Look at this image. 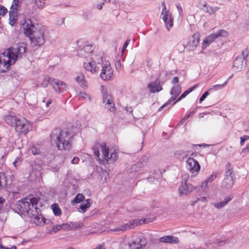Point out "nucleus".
Returning <instances> with one entry per match:
<instances>
[{"instance_id":"12","label":"nucleus","mask_w":249,"mask_h":249,"mask_svg":"<svg viewBox=\"0 0 249 249\" xmlns=\"http://www.w3.org/2000/svg\"><path fill=\"white\" fill-rule=\"evenodd\" d=\"M162 5L163 7V9L161 16L166 24L167 29L169 31L170 30V28L172 27L173 25V18L171 14H170L169 11L167 10L164 2H162Z\"/></svg>"},{"instance_id":"57","label":"nucleus","mask_w":249,"mask_h":249,"mask_svg":"<svg viewBox=\"0 0 249 249\" xmlns=\"http://www.w3.org/2000/svg\"><path fill=\"white\" fill-rule=\"evenodd\" d=\"M79 161V159L77 157H74L71 160V163L73 164H77Z\"/></svg>"},{"instance_id":"21","label":"nucleus","mask_w":249,"mask_h":249,"mask_svg":"<svg viewBox=\"0 0 249 249\" xmlns=\"http://www.w3.org/2000/svg\"><path fill=\"white\" fill-rule=\"evenodd\" d=\"M181 91V88L179 85H176L174 86L171 90L170 94L172 95V97L170 98L169 101L171 102L172 101H174L176 97L180 93Z\"/></svg>"},{"instance_id":"24","label":"nucleus","mask_w":249,"mask_h":249,"mask_svg":"<svg viewBox=\"0 0 249 249\" xmlns=\"http://www.w3.org/2000/svg\"><path fill=\"white\" fill-rule=\"evenodd\" d=\"M209 183V182L205 179L204 181L201 183V185L196 187V190L198 192L201 193L202 194L206 193L208 188Z\"/></svg>"},{"instance_id":"2","label":"nucleus","mask_w":249,"mask_h":249,"mask_svg":"<svg viewBox=\"0 0 249 249\" xmlns=\"http://www.w3.org/2000/svg\"><path fill=\"white\" fill-rule=\"evenodd\" d=\"M51 137L52 140L55 141L56 146L60 150H69L71 149L72 136L68 131L56 129L52 132Z\"/></svg>"},{"instance_id":"29","label":"nucleus","mask_w":249,"mask_h":249,"mask_svg":"<svg viewBox=\"0 0 249 249\" xmlns=\"http://www.w3.org/2000/svg\"><path fill=\"white\" fill-rule=\"evenodd\" d=\"M17 13L16 11L11 10L9 12V23L13 26L17 21Z\"/></svg>"},{"instance_id":"11","label":"nucleus","mask_w":249,"mask_h":249,"mask_svg":"<svg viewBox=\"0 0 249 249\" xmlns=\"http://www.w3.org/2000/svg\"><path fill=\"white\" fill-rule=\"evenodd\" d=\"M187 167L192 174V176H196L200 170V166L197 162L192 158H189L187 160Z\"/></svg>"},{"instance_id":"33","label":"nucleus","mask_w":249,"mask_h":249,"mask_svg":"<svg viewBox=\"0 0 249 249\" xmlns=\"http://www.w3.org/2000/svg\"><path fill=\"white\" fill-rule=\"evenodd\" d=\"M91 204L90 199H87L85 203L81 205L80 209L82 210V213H85L87 211V208H89Z\"/></svg>"},{"instance_id":"54","label":"nucleus","mask_w":249,"mask_h":249,"mask_svg":"<svg viewBox=\"0 0 249 249\" xmlns=\"http://www.w3.org/2000/svg\"><path fill=\"white\" fill-rule=\"evenodd\" d=\"M177 8L179 13V15L180 16H183V10L181 7L180 5H177Z\"/></svg>"},{"instance_id":"36","label":"nucleus","mask_w":249,"mask_h":249,"mask_svg":"<svg viewBox=\"0 0 249 249\" xmlns=\"http://www.w3.org/2000/svg\"><path fill=\"white\" fill-rule=\"evenodd\" d=\"M52 208L53 209V213L55 215H59L61 214V210L56 204H53L52 205Z\"/></svg>"},{"instance_id":"38","label":"nucleus","mask_w":249,"mask_h":249,"mask_svg":"<svg viewBox=\"0 0 249 249\" xmlns=\"http://www.w3.org/2000/svg\"><path fill=\"white\" fill-rule=\"evenodd\" d=\"M61 229L64 230V231H70L72 230V226H71V222H70L69 223H65L61 225Z\"/></svg>"},{"instance_id":"18","label":"nucleus","mask_w":249,"mask_h":249,"mask_svg":"<svg viewBox=\"0 0 249 249\" xmlns=\"http://www.w3.org/2000/svg\"><path fill=\"white\" fill-rule=\"evenodd\" d=\"M138 222L136 220L128 222L124 225L119 226L118 227L111 230L113 231H124L131 229L134 228L138 225Z\"/></svg>"},{"instance_id":"59","label":"nucleus","mask_w":249,"mask_h":249,"mask_svg":"<svg viewBox=\"0 0 249 249\" xmlns=\"http://www.w3.org/2000/svg\"><path fill=\"white\" fill-rule=\"evenodd\" d=\"M197 200L201 201L203 203H205L207 201L206 197L204 196L200 197V198H198Z\"/></svg>"},{"instance_id":"63","label":"nucleus","mask_w":249,"mask_h":249,"mask_svg":"<svg viewBox=\"0 0 249 249\" xmlns=\"http://www.w3.org/2000/svg\"><path fill=\"white\" fill-rule=\"evenodd\" d=\"M104 2H102L100 4H98L97 6V9L99 10H101L102 9V7H103V6L104 5Z\"/></svg>"},{"instance_id":"58","label":"nucleus","mask_w":249,"mask_h":249,"mask_svg":"<svg viewBox=\"0 0 249 249\" xmlns=\"http://www.w3.org/2000/svg\"><path fill=\"white\" fill-rule=\"evenodd\" d=\"M0 249H16V247L15 246H12L11 248H5L0 244Z\"/></svg>"},{"instance_id":"14","label":"nucleus","mask_w":249,"mask_h":249,"mask_svg":"<svg viewBox=\"0 0 249 249\" xmlns=\"http://www.w3.org/2000/svg\"><path fill=\"white\" fill-rule=\"evenodd\" d=\"M15 129L17 132L26 133L29 127L28 122L24 118H17L15 123Z\"/></svg>"},{"instance_id":"37","label":"nucleus","mask_w":249,"mask_h":249,"mask_svg":"<svg viewBox=\"0 0 249 249\" xmlns=\"http://www.w3.org/2000/svg\"><path fill=\"white\" fill-rule=\"evenodd\" d=\"M217 85H214V86H213V88H210L207 91H206L205 92H204L202 94V95L201 96V97L200 98V99H199V102L201 103L206 98V97L209 94V92H208L209 91H211V90H212V89H213L217 88Z\"/></svg>"},{"instance_id":"62","label":"nucleus","mask_w":249,"mask_h":249,"mask_svg":"<svg viewBox=\"0 0 249 249\" xmlns=\"http://www.w3.org/2000/svg\"><path fill=\"white\" fill-rule=\"evenodd\" d=\"M4 201H5V199L4 198H3L1 197H0V210L2 208V204H3V202H4Z\"/></svg>"},{"instance_id":"51","label":"nucleus","mask_w":249,"mask_h":249,"mask_svg":"<svg viewBox=\"0 0 249 249\" xmlns=\"http://www.w3.org/2000/svg\"><path fill=\"white\" fill-rule=\"evenodd\" d=\"M7 12V11L6 8H5L3 6H0V17L4 16Z\"/></svg>"},{"instance_id":"61","label":"nucleus","mask_w":249,"mask_h":249,"mask_svg":"<svg viewBox=\"0 0 249 249\" xmlns=\"http://www.w3.org/2000/svg\"><path fill=\"white\" fill-rule=\"evenodd\" d=\"M227 241V240H222L221 239L220 240H219L218 243L219 245H220V246H222L223 245H224Z\"/></svg>"},{"instance_id":"49","label":"nucleus","mask_w":249,"mask_h":249,"mask_svg":"<svg viewBox=\"0 0 249 249\" xmlns=\"http://www.w3.org/2000/svg\"><path fill=\"white\" fill-rule=\"evenodd\" d=\"M189 94V92L186 90L178 98V99L174 103V104H176L177 102L180 101L182 99L185 98L188 94Z\"/></svg>"},{"instance_id":"20","label":"nucleus","mask_w":249,"mask_h":249,"mask_svg":"<svg viewBox=\"0 0 249 249\" xmlns=\"http://www.w3.org/2000/svg\"><path fill=\"white\" fill-rule=\"evenodd\" d=\"M93 50V47L91 45H85L84 48L80 50L78 53V55L83 57H87Z\"/></svg>"},{"instance_id":"53","label":"nucleus","mask_w":249,"mask_h":249,"mask_svg":"<svg viewBox=\"0 0 249 249\" xmlns=\"http://www.w3.org/2000/svg\"><path fill=\"white\" fill-rule=\"evenodd\" d=\"M130 41V39H127L125 42L124 44L123 49H122V52H124V50L126 49V48H127V47L128 45L129 44Z\"/></svg>"},{"instance_id":"7","label":"nucleus","mask_w":249,"mask_h":249,"mask_svg":"<svg viewBox=\"0 0 249 249\" xmlns=\"http://www.w3.org/2000/svg\"><path fill=\"white\" fill-rule=\"evenodd\" d=\"M98 64L102 68L101 78L104 80H110L113 77V71L108 61H104L102 58L98 60Z\"/></svg>"},{"instance_id":"23","label":"nucleus","mask_w":249,"mask_h":249,"mask_svg":"<svg viewBox=\"0 0 249 249\" xmlns=\"http://www.w3.org/2000/svg\"><path fill=\"white\" fill-rule=\"evenodd\" d=\"M53 223L51 221V224H48L49 226L47 227L46 232L49 234H52L53 233H56L61 230V225H53Z\"/></svg>"},{"instance_id":"4","label":"nucleus","mask_w":249,"mask_h":249,"mask_svg":"<svg viewBox=\"0 0 249 249\" xmlns=\"http://www.w3.org/2000/svg\"><path fill=\"white\" fill-rule=\"evenodd\" d=\"M38 198L36 197L25 198L18 201L16 204V208L21 213H26L31 214L33 210L38 211Z\"/></svg>"},{"instance_id":"26","label":"nucleus","mask_w":249,"mask_h":249,"mask_svg":"<svg viewBox=\"0 0 249 249\" xmlns=\"http://www.w3.org/2000/svg\"><path fill=\"white\" fill-rule=\"evenodd\" d=\"M200 39V35L199 33H195L192 37L190 41V45L194 48L196 47Z\"/></svg>"},{"instance_id":"9","label":"nucleus","mask_w":249,"mask_h":249,"mask_svg":"<svg viewBox=\"0 0 249 249\" xmlns=\"http://www.w3.org/2000/svg\"><path fill=\"white\" fill-rule=\"evenodd\" d=\"M188 178V176H184L182 177L181 185L178 188V192L180 196H187L190 194L194 190H196V187L193 186L191 184L187 183Z\"/></svg>"},{"instance_id":"19","label":"nucleus","mask_w":249,"mask_h":249,"mask_svg":"<svg viewBox=\"0 0 249 249\" xmlns=\"http://www.w3.org/2000/svg\"><path fill=\"white\" fill-rule=\"evenodd\" d=\"M217 37L218 34L216 33L213 34L206 37L202 43V49H206V47L211 43H212Z\"/></svg>"},{"instance_id":"16","label":"nucleus","mask_w":249,"mask_h":249,"mask_svg":"<svg viewBox=\"0 0 249 249\" xmlns=\"http://www.w3.org/2000/svg\"><path fill=\"white\" fill-rule=\"evenodd\" d=\"M145 245L144 238L140 237L133 238L128 244V249H142V247Z\"/></svg>"},{"instance_id":"56","label":"nucleus","mask_w":249,"mask_h":249,"mask_svg":"<svg viewBox=\"0 0 249 249\" xmlns=\"http://www.w3.org/2000/svg\"><path fill=\"white\" fill-rule=\"evenodd\" d=\"M171 102L170 101L168 100L165 104H164L162 106H161L159 109L158 111H160L164 107L169 105Z\"/></svg>"},{"instance_id":"27","label":"nucleus","mask_w":249,"mask_h":249,"mask_svg":"<svg viewBox=\"0 0 249 249\" xmlns=\"http://www.w3.org/2000/svg\"><path fill=\"white\" fill-rule=\"evenodd\" d=\"M233 198V195H230L228 196H225L222 199H221L220 202H219V208H221L225 206L230 201H231Z\"/></svg>"},{"instance_id":"34","label":"nucleus","mask_w":249,"mask_h":249,"mask_svg":"<svg viewBox=\"0 0 249 249\" xmlns=\"http://www.w3.org/2000/svg\"><path fill=\"white\" fill-rule=\"evenodd\" d=\"M201 9L209 15L213 14L214 12L213 9L211 7L208 6L206 3L203 5L202 7H201Z\"/></svg>"},{"instance_id":"31","label":"nucleus","mask_w":249,"mask_h":249,"mask_svg":"<svg viewBox=\"0 0 249 249\" xmlns=\"http://www.w3.org/2000/svg\"><path fill=\"white\" fill-rule=\"evenodd\" d=\"M17 117L12 116H7L4 118L6 124L9 125L14 126L16 121Z\"/></svg>"},{"instance_id":"44","label":"nucleus","mask_w":249,"mask_h":249,"mask_svg":"<svg viewBox=\"0 0 249 249\" xmlns=\"http://www.w3.org/2000/svg\"><path fill=\"white\" fill-rule=\"evenodd\" d=\"M71 226L72 230L75 229L81 228L83 226V224L79 222L73 223L71 222Z\"/></svg>"},{"instance_id":"60","label":"nucleus","mask_w":249,"mask_h":249,"mask_svg":"<svg viewBox=\"0 0 249 249\" xmlns=\"http://www.w3.org/2000/svg\"><path fill=\"white\" fill-rule=\"evenodd\" d=\"M197 85H196L190 88L189 89L187 90L188 92H189V93L191 92H192L194 89H195L197 87Z\"/></svg>"},{"instance_id":"55","label":"nucleus","mask_w":249,"mask_h":249,"mask_svg":"<svg viewBox=\"0 0 249 249\" xmlns=\"http://www.w3.org/2000/svg\"><path fill=\"white\" fill-rule=\"evenodd\" d=\"M21 163V161L19 158H17L14 162V165L15 167H17Z\"/></svg>"},{"instance_id":"10","label":"nucleus","mask_w":249,"mask_h":249,"mask_svg":"<svg viewBox=\"0 0 249 249\" xmlns=\"http://www.w3.org/2000/svg\"><path fill=\"white\" fill-rule=\"evenodd\" d=\"M13 63L10 56L5 54V52L0 54V71L5 72L10 65Z\"/></svg>"},{"instance_id":"22","label":"nucleus","mask_w":249,"mask_h":249,"mask_svg":"<svg viewBox=\"0 0 249 249\" xmlns=\"http://www.w3.org/2000/svg\"><path fill=\"white\" fill-rule=\"evenodd\" d=\"M160 241L161 242L177 244L179 242L178 239L171 235H167L161 237L160 238Z\"/></svg>"},{"instance_id":"25","label":"nucleus","mask_w":249,"mask_h":249,"mask_svg":"<svg viewBox=\"0 0 249 249\" xmlns=\"http://www.w3.org/2000/svg\"><path fill=\"white\" fill-rule=\"evenodd\" d=\"M148 87L152 92H158L162 89L161 86L160 85L159 82H158L149 84Z\"/></svg>"},{"instance_id":"64","label":"nucleus","mask_w":249,"mask_h":249,"mask_svg":"<svg viewBox=\"0 0 249 249\" xmlns=\"http://www.w3.org/2000/svg\"><path fill=\"white\" fill-rule=\"evenodd\" d=\"M228 80H226L223 84H219V89L224 87L227 84Z\"/></svg>"},{"instance_id":"40","label":"nucleus","mask_w":249,"mask_h":249,"mask_svg":"<svg viewBox=\"0 0 249 249\" xmlns=\"http://www.w3.org/2000/svg\"><path fill=\"white\" fill-rule=\"evenodd\" d=\"M78 98H79V99L80 100H84V99H89V100H90L89 95L87 94V93H84V92H81L78 95Z\"/></svg>"},{"instance_id":"17","label":"nucleus","mask_w":249,"mask_h":249,"mask_svg":"<svg viewBox=\"0 0 249 249\" xmlns=\"http://www.w3.org/2000/svg\"><path fill=\"white\" fill-rule=\"evenodd\" d=\"M100 57L97 59L100 60ZM84 67L87 71L91 72L92 73H96L98 71L100 66L98 64V61L95 60H91V61L84 63Z\"/></svg>"},{"instance_id":"46","label":"nucleus","mask_w":249,"mask_h":249,"mask_svg":"<svg viewBox=\"0 0 249 249\" xmlns=\"http://www.w3.org/2000/svg\"><path fill=\"white\" fill-rule=\"evenodd\" d=\"M195 110H193L191 112H190L187 115H186L180 122L181 124H183L185 120H186L187 119H188L190 116H191L192 115H193L195 113Z\"/></svg>"},{"instance_id":"48","label":"nucleus","mask_w":249,"mask_h":249,"mask_svg":"<svg viewBox=\"0 0 249 249\" xmlns=\"http://www.w3.org/2000/svg\"><path fill=\"white\" fill-rule=\"evenodd\" d=\"M228 36V33L224 30H221L219 31V37L221 36L223 37H226Z\"/></svg>"},{"instance_id":"5","label":"nucleus","mask_w":249,"mask_h":249,"mask_svg":"<svg viewBox=\"0 0 249 249\" xmlns=\"http://www.w3.org/2000/svg\"><path fill=\"white\" fill-rule=\"evenodd\" d=\"M25 44L23 43H20L9 48L5 51V54L10 56L13 60V63H14L18 58H21L25 54Z\"/></svg>"},{"instance_id":"15","label":"nucleus","mask_w":249,"mask_h":249,"mask_svg":"<svg viewBox=\"0 0 249 249\" xmlns=\"http://www.w3.org/2000/svg\"><path fill=\"white\" fill-rule=\"evenodd\" d=\"M40 210L38 208V211L33 210L32 215L34 217V223L39 226H44L45 224L48 225L51 224L50 220H46L45 218L43 217L42 214H40Z\"/></svg>"},{"instance_id":"42","label":"nucleus","mask_w":249,"mask_h":249,"mask_svg":"<svg viewBox=\"0 0 249 249\" xmlns=\"http://www.w3.org/2000/svg\"><path fill=\"white\" fill-rule=\"evenodd\" d=\"M45 0H35V3L39 8H42L45 5Z\"/></svg>"},{"instance_id":"6","label":"nucleus","mask_w":249,"mask_h":249,"mask_svg":"<svg viewBox=\"0 0 249 249\" xmlns=\"http://www.w3.org/2000/svg\"><path fill=\"white\" fill-rule=\"evenodd\" d=\"M50 84L57 92H63L66 90L67 85L62 81L55 79L47 75L42 83V86L46 88Z\"/></svg>"},{"instance_id":"1","label":"nucleus","mask_w":249,"mask_h":249,"mask_svg":"<svg viewBox=\"0 0 249 249\" xmlns=\"http://www.w3.org/2000/svg\"><path fill=\"white\" fill-rule=\"evenodd\" d=\"M23 28L24 34L29 36L33 46H39L45 43V29L44 27L27 23L23 25Z\"/></svg>"},{"instance_id":"52","label":"nucleus","mask_w":249,"mask_h":249,"mask_svg":"<svg viewBox=\"0 0 249 249\" xmlns=\"http://www.w3.org/2000/svg\"><path fill=\"white\" fill-rule=\"evenodd\" d=\"M115 68L117 71H120L121 69V63L120 60H118L115 63Z\"/></svg>"},{"instance_id":"30","label":"nucleus","mask_w":249,"mask_h":249,"mask_svg":"<svg viewBox=\"0 0 249 249\" xmlns=\"http://www.w3.org/2000/svg\"><path fill=\"white\" fill-rule=\"evenodd\" d=\"M234 66L237 68V70H241L244 67V65L241 58L237 57L234 61Z\"/></svg>"},{"instance_id":"8","label":"nucleus","mask_w":249,"mask_h":249,"mask_svg":"<svg viewBox=\"0 0 249 249\" xmlns=\"http://www.w3.org/2000/svg\"><path fill=\"white\" fill-rule=\"evenodd\" d=\"M235 178V174L233 172L231 165L228 163L226 165L224 178L221 184V187L226 189H231L234 184Z\"/></svg>"},{"instance_id":"47","label":"nucleus","mask_w":249,"mask_h":249,"mask_svg":"<svg viewBox=\"0 0 249 249\" xmlns=\"http://www.w3.org/2000/svg\"><path fill=\"white\" fill-rule=\"evenodd\" d=\"M217 177V174L215 173L212 174L210 177H209L208 178H207L206 179L209 182H212L213 180L214 179H215Z\"/></svg>"},{"instance_id":"32","label":"nucleus","mask_w":249,"mask_h":249,"mask_svg":"<svg viewBox=\"0 0 249 249\" xmlns=\"http://www.w3.org/2000/svg\"><path fill=\"white\" fill-rule=\"evenodd\" d=\"M7 186L6 177L3 173H0V189L5 188Z\"/></svg>"},{"instance_id":"43","label":"nucleus","mask_w":249,"mask_h":249,"mask_svg":"<svg viewBox=\"0 0 249 249\" xmlns=\"http://www.w3.org/2000/svg\"><path fill=\"white\" fill-rule=\"evenodd\" d=\"M20 2H17L16 0H14L13 2L11 7V10L13 11H17L18 8L19 3Z\"/></svg>"},{"instance_id":"41","label":"nucleus","mask_w":249,"mask_h":249,"mask_svg":"<svg viewBox=\"0 0 249 249\" xmlns=\"http://www.w3.org/2000/svg\"><path fill=\"white\" fill-rule=\"evenodd\" d=\"M249 54V46L247 47L242 53V57L244 60H246Z\"/></svg>"},{"instance_id":"13","label":"nucleus","mask_w":249,"mask_h":249,"mask_svg":"<svg viewBox=\"0 0 249 249\" xmlns=\"http://www.w3.org/2000/svg\"><path fill=\"white\" fill-rule=\"evenodd\" d=\"M103 102L105 104L106 107L110 112L114 113L116 111V108L111 96L105 91H103Z\"/></svg>"},{"instance_id":"28","label":"nucleus","mask_w":249,"mask_h":249,"mask_svg":"<svg viewBox=\"0 0 249 249\" xmlns=\"http://www.w3.org/2000/svg\"><path fill=\"white\" fill-rule=\"evenodd\" d=\"M76 81L78 83L81 87H87V82L85 80V77L82 73H79L75 78Z\"/></svg>"},{"instance_id":"45","label":"nucleus","mask_w":249,"mask_h":249,"mask_svg":"<svg viewBox=\"0 0 249 249\" xmlns=\"http://www.w3.org/2000/svg\"><path fill=\"white\" fill-rule=\"evenodd\" d=\"M183 152L181 151H177L175 152V157L178 159H181L183 158Z\"/></svg>"},{"instance_id":"3","label":"nucleus","mask_w":249,"mask_h":249,"mask_svg":"<svg viewBox=\"0 0 249 249\" xmlns=\"http://www.w3.org/2000/svg\"><path fill=\"white\" fill-rule=\"evenodd\" d=\"M94 155L97 157L99 163L103 165L113 163L118 159L117 153L109 151V148L105 143L99 144L96 149H94Z\"/></svg>"},{"instance_id":"39","label":"nucleus","mask_w":249,"mask_h":249,"mask_svg":"<svg viewBox=\"0 0 249 249\" xmlns=\"http://www.w3.org/2000/svg\"><path fill=\"white\" fill-rule=\"evenodd\" d=\"M29 151L31 152V153L34 155H38L40 153V149L36 148L35 146H32L30 148Z\"/></svg>"},{"instance_id":"50","label":"nucleus","mask_w":249,"mask_h":249,"mask_svg":"<svg viewBox=\"0 0 249 249\" xmlns=\"http://www.w3.org/2000/svg\"><path fill=\"white\" fill-rule=\"evenodd\" d=\"M240 144L243 145L245 141L249 140V136L247 135H245L243 137H240Z\"/></svg>"},{"instance_id":"35","label":"nucleus","mask_w":249,"mask_h":249,"mask_svg":"<svg viewBox=\"0 0 249 249\" xmlns=\"http://www.w3.org/2000/svg\"><path fill=\"white\" fill-rule=\"evenodd\" d=\"M85 198V196L81 194H78L73 200L72 201L73 204L79 203L81 202Z\"/></svg>"}]
</instances>
